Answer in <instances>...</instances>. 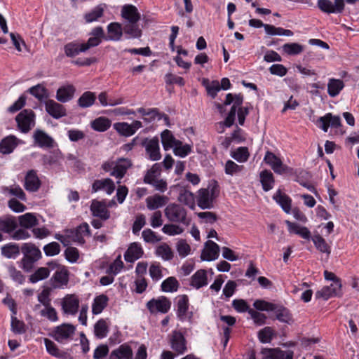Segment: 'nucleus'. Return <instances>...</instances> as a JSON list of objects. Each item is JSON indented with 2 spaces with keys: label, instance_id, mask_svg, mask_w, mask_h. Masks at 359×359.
I'll return each instance as SVG.
<instances>
[{
  "label": "nucleus",
  "instance_id": "obj_1",
  "mask_svg": "<svg viewBox=\"0 0 359 359\" xmlns=\"http://www.w3.org/2000/svg\"><path fill=\"white\" fill-rule=\"evenodd\" d=\"M22 258L18 262L19 266L27 273L32 271L34 264L41 258V250L32 243H25L21 246Z\"/></svg>",
  "mask_w": 359,
  "mask_h": 359
},
{
  "label": "nucleus",
  "instance_id": "obj_2",
  "mask_svg": "<svg viewBox=\"0 0 359 359\" xmlns=\"http://www.w3.org/2000/svg\"><path fill=\"white\" fill-rule=\"evenodd\" d=\"M132 165L128 158H120L116 161H107L102 163V168L106 172H110V175L119 180L126 175L128 169Z\"/></svg>",
  "mask_w": 359,
  "mask_h": 359
},
{
  "label": "nucleus",
  "instance_id": "obj_3",
  "mask_svg": "<svg viewBox=\"0 0 359 359\" xmlns=\"http://www.w3.org/2000/svg\"><path fill=\"white\" fill-rule=\"evenodd\" d=\"M165 215L168 219L172 222L180 223L188 226L191 219L187 217V210L180 204H169L165 209Z\"/></svg>",
  "mask_w": 359,
  "mask_h": 359
},
{
  "label": "nucleus",
  "instance_id": "obj_4",
  "mask_svg": "<svg viewBox=\"0 0 359 359\" xmlns=\"http://www.w3.org/2000/svg\"><path fill=\"white\" fill-rule=\"evenodd\" d=\"M76 327L70 323H62L55 327L51 337L58 343L65 344L73 339Z\"/></svg>",
  "mask_w": 359,
  "mask_h": 359
},
{
  "label": "nucleus",
  "instance_id": "obj_5",
  "mask_svg": "<svg viewBox=\"0 0 359 359\" xmlns=\"http://www.w3.org/2000/svg\"><path fill=\"white\" fill-rule=\"evenodd\" d=\"M15 121L19 130L27 133L35 126V114L32 109H24L16 116Z\"/></svg>",
  "mask_w": 359,
  "mask_h": 359
},
{
  "label": "nucleus",
  "instance_id": "obj_6",
  "mask_svg": "<svg viewBox=\"0 0 359 359\" xmlns=\"http://www.w3.org/2000/svg\"><path fill=\"white\" fill-rule=\"evenodd\" d=\"M66 233L69 245L72 243L83 245L86 242L84 238L90 236L89 225L86 222L82 223L76 229H66Z\"/></svg>",
  "mask_w": 359,
  "mask_h": 359
},
{
  "label": "nucleus",
  "instance_id": "obj_7",
  "mask_svg": "<svg viewBox=\"0 0 359 359\" xmlns=\"http://www.w3.org/2000/svg\"><path fill=\"white\" fill-rule=\"evenodd\" d=\"M264 161L277 174H291L292 172V168L284 165L280 158L271 151H267L266 152Z\"/></svg>",
  "mask_w": 359,
  "mask_h": 359
},
{
  "label": "nucleus",
  "instance_id": "obj_8",
  "mask_svg": "<svg viewBox=\"0 0 359 359\" xmlns=\"http://www.w3.org/2000/svg\"><path fill=\"white\" fill-rule=\"evenodd\" d=\"M18 227L17 218L11 215L0 217V242L4 240V233L11 235Z\"/></svg>",
  "mask_w": 359,
  "mask_h": 359
},
{
  "label": "nucleus",
  "instance_id": "obj_9",
  "mask_svg": "<svg viewBox=\"0 0 359 359\" xmlns=\"http://www.w3.org/2000/svg\"><path fill=\"white\" fill-rule=\"evenodd\" d=\"M316 125L326 133L330 126L334 128L341 126V121L339 116L333 115L329 112L325 116L319 117L316 121Z\"/></svg>",
  "mask_w": 359,
  "mask_h": 359
},
{
  "label": "nucleus",
  "instance_id": "obj_10",
  "mask_svg": "<svg viewBox=\"0 0 359 359\" xmlns=\"http://www.w3.org/2000/svg\"><path fill=\"white\" fill-rule=\"evenodd\" d=\"M79 299L74 294H67L62 300V310L65 314L74 316L79 308Z\"/></svg>",
  "mask_w": 359,
  "mask_h": 359
},
{
  "label": "nucleus",
  "instance_id": "obj_11",
  "mask_svg": "<svg viewBox=\"0 0 359 359\" xmlns=\"http://www.w3.org/2000/svg\"><path fill=\"white\" fill-rule=\"evenodd\" d=\"M318 7L325 13H341L344 9V0H334L333 4L330 0H318Z\"/></svg>",
  "mask_w": 359,
  "mask_h": 359
},
{
  "label": "nucleus",
  "instance_id": "obj_12",
  "mask_svg": "<svg viewBox=\"0 0 359 359\" xmlns=\"http://www.w3.org/2000/svg\"><path fill=\"white\" fill-rule=\"evenodd\" d=\"M342 295L341 284L331 283L330 285L324 286L315 294L316 299L327 300L332 297H340Z\"/></svg>",
  "mask_w": 359,
  "mask_h": 359
},
{
  "label": "nucleus",
  "instance_id": "obj_13",
  "mask_svg": "<svg viewBox=\"0 0 359 359\" xmlns=\"http://www.w3.org/2000/svg\"><path fill=\"white\" fill-rule=\"evenodd\" d=\"M189 188V185H177L176 187L179 194L177 199L181 203L187 205L191 209H194L195 208V198L194 194L190 191Z\"/></svg>",
  "mask_w": 359,
  "mask_h": 359
},
{
  "label": "nucleus",
  "instance_id": "obj_14",
  "mask_svg": "<svg viewBox=\"0 0 359 359\" xmlns=\"http://www.w3.org/2000/svg\"><path fill=\"white\" fill-rule=\"evenodd\" d=\"M219 246L215 242L209 240L205 243V248L202 250L201 259L203 261H213L218 258Z\"/></svg>",
  "mask_w": 359,
  "mask_h": 359
},
{
  "label": "nucleus",
  "instance_id": "obj_15",
  "mask_svg": "<svg viewBox=\"0 0 359 359\" xmlns=\"http://www.w3.org/2000/svg\"><path fill=\"white\" fill-rule=\"evenodd\" d=\"M170 342L172 348L180 354L184 353L187 350V341L184 334L178 330L172 331Z\"/></svg>",
  "mask_w": 359,
  "mask_h": 359
},
{
  "label": "nucleus",
  "instance_id": "obj_16",
  "mask_svg": "<svg viewBox=\"0 0 359 359\" xmlns=\"http://www.w3.org/2000/svg\"><path fill=\"white\" fill-rule=\"evenodd\" d=\"M50 280L53 282L52 285L54 288H61L67 286L69 283V271L66 266L59 267Z\"/></svg>",
  "mask_w": 359,
  "mask_h": 359
},
{
  "label": "nucleus",
  "instance_id": "obj_17",
  "mask_svg": "<svg viewBox=\"0 0 359 359\" xmlns=\"http://www.w3.org/2000/svg\"><path fill=\"white\" fill-rule=\"evenodd\" d=\"M89 35L90 37L88 41L83 43L86 51L90 48L99 46L101 43L102 39H105L104 29L100 26L93 28Z\"/></svg>",
  "mask_w": 359,
  "mask_h": 359
},
{
  "label": "nucleus",
  "instance_id": "obj_18",
  "mask_svg": "<svg viewBox=\"0 0 359 359\" xmlns=\"http://www.w3.org/2000/svg\"><path fill=\"white\" fill-rule=\"evenodd\" d=\"M34 142L41 148H52L54 140L43 130L36 129L33 134Z\"/></svg>",
  "mask_w": 359,
  "mask_h": 359
},
{
  "label": "nucleus",
  "instance_id": "obj_19",
  "mask_svg": "<svg viewBox=\"0 0 359 359\" xmlns=\"http://www.w3.org/2000/svg\"><path fill=\"white\" fill-rule=\"evenodd\" d=\"M46 110L54 118L58 119L67 115L65 107L54 101L53 100H48L45 103Z\"/></svg>",
  "mask_w": 359,
  "mask_h": 359
},
{
  "label": "nucleus",
  "instance_id": "obj_20",
  "mask_svg": "<svg viewBox=\"0 0 359 359\" xmlns=\"http://www.w3.org/2000/svg\"><path fill=\"white\" fill-rule=\"evenodd\" d=\"M115 189V184L110 178L96 180L92 184V192L104 191L107 194L111 195Z\"/></svg>",
  "mask_w": 359,
  "mask_h": 359
},
{
  "label": "nucleus",
  "instance_id": "obj_21",
  "mask_svg": "<svg viewBox=\"0 0 359 359\" xmlns=\"http://www.w3.org/2000/svg\"><path fill=\"white\" fill-rule=\"evenodd\" d=\"M41 187V181L34 170H29L25 177L24 187L30 192L37 191Z\"/></svg>",
  "mask_w": 359,
  "mask_h": 359
},
{
  "label": "nucleus",
  "instance_id": "obj_22",
  "mask_svg": "<svg viewBox=\"0 0 359 359\" xmlns=\"http://www.w3.org/2000/svg\"><path fill=\"white\" fill-rule=\"evenodd\" d=\"M75 92L76 88L73 85H64L57 90L55 97L57 101L65 103L73 99Z\"/></svg>",
  "mask_w": 359,
  "mask_h": 359
},
{
  "label": "nucleus",
  "instance_id": "obj_23",
  "mask_svg": "<svg viewBox=\"0 0 359 359\" xmlns=\"http://www.w3.org/2000/svg\"><path fill=\"white\" fill-rule=\"evenodd\" d=\"M20 142L21 140L15 135H11L4 137L0 142V153L3 154H11Z\"/></svg>",
  "mask_w": 359,
  "mask_h": 359
},
{
  "label": "nucleus",
  "instance_id": "obj_24",
  "mask_svg": "<svg viewBox=\"0 0 359 359\" xmlns=\"http://www.w3.org/2000/svg\"><path fill=\"white\" fill-rule=\"evenodd\" d=\"M276 309L273 311L276 313V319L281 323L291 325L294 322L290 311L282 304H276Z\"/></svg>",
  "mask_w": 359,
  "mask_h": 359
},
{
  "label": "nucleus",
  "instance_id": "obj_25",
  "mask_svg": "<svg viewBox=\"0 0 359 359\" xmlns=\"http://www.w3.org/2000/svg\"><path fill=\"white\" fill-rule=\"evenodd\" d=\"M90 211L93 216L99 217L101 220H107L110 217V213L106 205L101 201H93L90 205Z\"/></svg>",
  "mask_w": 359,
  "mask_h": 359
},
{
  "label": "nucleus",
  "instance_id": "obj_26",
  "mask_svg": "<svg viewBox=\"0 0 359 359\" xmlns=\"http://www.w3.org/2000/svg\"><path fill=\"white\" fill-rule=\"evenodd\" d=\"M133 350L128 344H123L113 350L109 359H133Z\"/></svg>",
  "mask_w": 359,
  "mask_h": 359
},
{
  "label": "nucleus",
  "instance_id": "obj_27",
  "mask_svg": "<svg viewBox=\"0 0 359 359\" xmlns=\"http://www.w3.org/2000/svg\"><path fill=\"white\" fill-rule=\"evenodd\" d=\"M215 198L210 195L208 189H201L198 191L197 199L198 206L202 210L211 209L213 208V202Z\"/></svg>",
  "mask_w": 359,
  "mask_h": 359
},
{
  "label": "nucleus",
  "instance_id": "obj_28",
  "mask_svg": "<svg viewBox=\"0 0 359 359\" xmlns=\"http://www.w3.org/2000/svg\"><path fill=\"white\" fill-rule=\"evenodd\" d=\"M121 16L126 20V22H137L140 19V14L137 8L131 4L123 6Z\"/></svg>",
  "mask_w": 359,
  "mask_h": 359
},
{
  "label": "nucleus",
  "instance_id": "obj_29",
  "mask_svg": "<svg viewBox=\"0 0 359 359\" xmlns=\"http://www.w3.org/2000/svg\"><path fill=\"white\" fill-rule=\"evenodd\" d=\"M143 250L137 243H133L124 254V259L127 262L133 263L142 257Z\"/></svg>",
  "mask_w": 359,
  "mask_h": 359
},
{
  "label": "nucleus",
  "instance_id": "obj_30",
  "mask_svg": "<svg viewBox=\"0 0 359 359\" xmlns=\"http://www.w3.org/2000/svg\"><path fill=\"white\" fill-rule=\"evenodd\" d=\"M64 51L67 57H74L81 53H84L86 50L83 43H80L78 41H74L65 45Z\"/></svg>",
  "mask_w": 359,
  "mask_h": 359
},
{
  "label": "nucleus",
  "instance_id": "obj_31",
  "mask_svg": "<svg viewBox=\"0 0 359 359\" xmlns=\"http://www.w3.org/2000/svg\"><path fill=\"white\" fill-rule=\"evenodd\" d=\"M108 36L107 41H119L123 33V26L118 22H111L107 26Z\"/></svg>",
  "mask_w": 359,
  "mask_h": 359
},
{
  "label": "nucleus",
  "instance_id": "obj_32",
  "mask_svg": "<svg viewBox=\"0 0 359 359\" xmlns=\"http://www.w3.org/2000/svg\"><path fill=\"white\" fill-rule=\"evenodd\" d=\"M208 285V276L205 269H199L191 277L190 285L200 289Z\"/></svg>",
  "mask_w": 359,
  "mask_h": 359
},
{
  "label": "nucleus",
  "instance_id": "obj_33",
  "mask_svg": "<svg viewBox=\"0 0 359 359\" xmlns=\"http://www.w3.org/2000/svg\"><path fill=\"white\" fill-rule=\"evenodd\" d=\"M21 248L15 243H7L1 248L2 256L8 259H16L20 254Z\"/></svg>",
  "mask_w": 359,
  "mask_h": 359
},
{
  "label": "nucleus",
  "instance_id": "obj_34",
  "mask_svg": "<svg viewBox=\"0 0 359 359\" xmlns=\"http://www.w3.org/2000/svg\"><path fill=\"white\" fill-rule=\"evenodd\" d=\"M273 200L281 207L283 210L286 213L291 211L292 200L286 195L283 194L280 189H278L273 196Z\"/></svg>",
  "mask_w": 359,
  "mask_h": 359
},
{
  "label": "nucleus",
  "instance_id": "obj_35",
  "mask_svg": "<svg viewBox=\"0 0 359 359\" xmlns=\"http://www.w3.org/2000/svg\"><path fill=\"white\" fill-rule=\"evenodd\" d=\"M20 227L31 229L39 224V221L34 213L27 212L19 216L17 219Z\"/></svg>",
  "mask_w": 359,
  "mask_h": 359
},
{
  "label": "nucleus",
  "instance_id": "obj_36",
  "mask_svg": "<svg viewBox=\"0 0 359 359\" xmlns=\"http://www.w3.org/2000/svg\"><path fill=\"white\" fill-rule=\"evenodd\" d=\"M123 33L127 39H136L141 36L142 30L137 22H125L123 24Z\"/></svg>",
  "mask_w": 359,
  "mask_h": 359
},
{
  "label": "nucleus",
  "instance_id": "obj_37",
  "mask_svg": "<svg viewBox=\"0 0 359 359\" xmlns=\"http://www.w3.org/2000/svg\"><path fill=\"white\" fill-rule=\"evenodd\" d=\"M260 182L264 191L272 189L275 183L273 173L269 170H264L259 173Z\"/></svg>",
  "mask_w": 359,
  "mask_h": 359
},
{
  "label": "nucleus",
  "instance_id": "obj_38",
  "mask_svg": "<svg viewBox=\"0 0 359 359\" xmlns=\"http://www.w3.org/2000/svg\"><path fill=\"white\" fill-rule=\"evenodd\" d=\"M311 174L304 170H302L299 172L296 177V182H298L301 186L306 188L309 191L317 194V191L313 185L309 183V180L311 178Z\"/></svg>",
  "mask_w": 359,
  "mask_h": 359
},
{
  "label": "nucleus",
  "instance_id": "obj_39",
  "mask_svg": "<svg viewBox=\"0 0 359 359\" xmlns=\"http://www.w3.org/2000/svg\"><path fill=\"white\" fill-rule=\"evenodd\" d=\"M161 139L162 145L165 151L172 149L178 141L174 137L172 132L168 129L161 132Z\"/></svg>",
  "mask_w": 359,
  "mask_h": 359
},
{
  "label": "nucleus",
  "instance_id": "obj_40",
  "mask_svg": "<svg viewBox=\"0 0 359 359\" xmlns=\"http://www.w3.org/2000/svg\"><path fill=\"white\" fill-rule=\"evenodd\" d=\"M109 298L105 294L97 296L92 304V313L94 315H98L107 306Z\"/></svg>",
  "mask_w": 359,
  "mask_h": 359
},
{
  "label": "nucleus",
  "instance_id": "obj_41",
  "mask_svg": "<svg viewBox=\"0 0 359 359\" xmlns=\"http://www.w3.org/2000/svg\"><path fill=\"white\" fill-rule=\"evenodd\" d=\"M111 125V121L104 116L98 117L90 123L91 128L98 132L107 131L110 128Z\"/></svg>",
  "mask_w": 359,
  "mask_h": 359
},
{
  "label": "nucleus",
  "instance_id": "obj_42",
  "mask_svg": "<svg viewBox=\"0 0 359 359\" xmlns=\"http://www.w3.org/2000/svg\"><path fill=\"white\" fill-rule=\"evenodd\" d=\"M177 315L180 320H184L189 309V298L187 295L180 297L177 303Z\"/></svg>",
  "mask_w": 359,
  "mask_h": 359
},
{
  "label": "nucleus",
  "instance_id": "obj_43",
  "mask_svg": "<svg viewBox=\"0 0 359 359\" xmlns=\"http://www.w3.org/2000/svg\"><path fill=\"white\" fill-rule=\"evenodd\" d=\"M96 100L95 93L91 91L84 92L79 98L78 105L81 108H88L94 104Z\"/></svg>",
  "mask_w": 359,
  "mask_h": 359
},
{
  "label": "nucleus",
  "instance_id": "obj_44",
  "mask_svg": "<svg viewBox=\"0 0 359 359\" xmlns=\"http://www.w3.org/2000/svg\"><path fill=\"white\" fill-rule=\"evenodd\" d=\"M344 86L343 81L330 79L327 84V93L330 97H336Z\"/></svg>",
  "mask_w": 359,
  "mask_h": 359
},
{
  "label": "nucleus",
  "instance_id": "obj_45",
  "mask_svg": "<svg viewBox=\"0 0 359 359\" xmlns=\"http://www.w3.org/2000/svg\"><path fill=\"white\" fill-rule=\"evenodd\" d=\"M143 144L145 147L147 154L152 161L157 160V137H154L151 140H146Z\"/></svg>",
  "mask_w": 359,
  "mask_h": 359
},
{
  "label": "nucleus",
  "instance_id": "obj_46",
  "mask_svg": "<svg viewBox=\"0 0 359 359\" xmlns=\"http://www.w3.org/2000/svg\"><path fill=\"white\" fill-rule=\"evenodd\" d=\"M179 286L180 284L176 278L170 276L162 282L161 289L164 292H174L178 290Z\"/></svg>",
  "mask_w": 359,
  "mask_h": 359
},
{
  "label": "nucleus",
  "instance_id": "obj_47",
  "mask_svg": "<svg viewBox=\"0 0 359 359\" xmlns=\"http://www.w3.org/2000/svg\"><path fill=\"white\" fill-rule=\"evenodd\" d=\"M50 275V269L46 267H39L29 277V280L32 283H36L39 281L47 278Z\"/></svg>",
  "mask_w": 359,
  "mask_h": 359
},
{
  "label": "nucleus",
  "instance_id": "obj_48",
  "mask_svg": "<svg viewBox=\"0 0 359 359\" xmlns=\"http://www.w3.org/2000/svg\"><path fill=\"white\" fill-rule=\"evenodd\" d=\"M4 194H8L11 196H15L19 200L25 201L27 200L26 194L18 184H14L10 187H5L3 188Z\"/></svg>",
  "mask_w": 359,
  "mask_h": 359
},
{
  "label": "nucleus",
  "instance_id": "obj_49",
  "mask_svg": "<svg viewBox=\"0 0 359 359\" xmlns=\"http://www.w3.org/2000/svg\"><path fill=\"white\" fill-rule=\"evenodd\" d=\"M316 249L323 253L330 255L331 252L330 247L326 243L325 240L319 234L314 235L311 238Z\"/></svg>",
  "mask_w": 359,
  "mask_h": 359
},
{
  "label": "nucleus",
  "instance_id": "obj_50",
  "mask_svg": "<svg viewBox=\"0 0 359 359\" xmlns=\"http://www.w3.org/2000/svg\"><path fill=\"white\" fill-rule=\"evenodd\" d=\"M109 328L104 319H100L94 326V333L96 337L103 339L107 337Z\"/></svg>",
  "mask_w": 359,
  "mask_h": 359
},
{
  "label": "nucleus",
  "instance_id": "obj_51",
  "mask_svg": "<svg viewBox=\"0 0 359 359\" xmlns=\"http://www.w3.org/2000/svg\"><path fill=\"white\" fill-rule=\"evenodd\" d=\"M276 335L274 330L271 327H265L258 332V339L261 343H270Z\"/></svg>",
  "mask_w": 359,
  "mask_h": 359
},
{
  "label": "nucleus",
  "instance_id": "obj_52",
  "mask_svg": "<svg viewBox=\"0 0 359 359\" xmlns=\"http://www.w3.org/2000/svg\"><path fill=\"white\" fill-rule=\"evenodd\" d=\"M172 149L174 154L181 158L186 157L191 152V146L188 144H183L180 140L177 142Z\"/></svg>",
  "mask_w": 359,
  "mask_h": 359
},
{
  "label": "nucleus",
  "instance_id": "obj_53",
  "mask_svg": "<svg viewBox=\"0 0 359 359\" xmlns=\"http://www.w3.org/2000/svg\"><path fill=\"white\" fill-rule=\"evenodd\" d=\"M113 127L121 135L129 137L134 135V130L132 129L130 124L126 122L115 123Z\"/></svg>",
  "mask_w": 359,
  "mask_h": 359
},
{
  "label": "nucleus",
  "instance_id": "obj_54",
  "mask_svg": "<svg viewBox=\"0 0 359 359\" xmlns=\"http://www.w3.org/2000/svg\"><path fill=\"white\" fill-rule=\"evenodd\" d=\"M104 8L102 5L97 6L90 12L84 15V19L87 23L96 21L103 15Z\"/></svg>",
  "mask_w": 359,
  "mask_h": 359
},
{
  "label": "nucleus",
  "instance_id": "obj_55",
  "mask_svg": "<svg viewBox=\"0 0 359 359\" xmlns=\"http://www.w3.org/2000/svg\"><path fill=\"white\" fill-rule=\"evenodd\" d=\"M284 53L289 55H297L304 50V46L297 43H287L282 46Z\"/></svg>",
  "mask_w": 359,
  "mask_h": 359
},
{
  "label": "nucleus",
  "instance_id": "obj_56",
  "mask_svg": "<svg viewBox=\"0 0 359 359\" xmlns=\"http://www.w3.org/2000/svg\"><path fill=\"white\" fill-rule=\"evenodd\" d=\"M263 359H281L285 351L280 348H263L261 351Z\"/></svg>",
  "mask_w": 359,
  "mask_h": 359
},
{
  "label": "nucleus",
  "instance_id": "obj_57",
  "mask_svg": "<svg viewBox=\"0 0 359 359\" xmlns=\"http://www.w3.org/2000/svg\"><path fill=\"white\" fill-rule=\"evenodd\" d=\"M144 183L153 185L157 189V163H154L144 178Z\"/></svg>",
  "mask_w": 359,
  "mask_h": 359
},
{
  "label": "nucleus",
  "instance_id": "obj_58",
  "mask_svg": "<svg viewBox=\"0 0 359 359\" xmlns=\"http://www.w3.org/2000/svg\"><path fill=\"white\" fill-rule=\"evenodd\" d=\"M250 156L248 149L245 147H238L232 154L231 157L240 163L246 162Z\"/></svg>",
  "mask_w": 359,
  "mask_h": 359
},
{
  "label": "nucleus",
  "instance_id": "obj_59",
  "mask_svg": "<svg viewBox=\"0 0 359 359\" xmlns=\"http://www.w3.org/2000/svg\"><path fill=\"white\" fill-rule=\"evenodd\" d=\"M40 315L47 318L50 322H56L59 320L56 309L51 305L44 307L40 311Z\"/></svg>",
  "mask_w": 359,
  "mask_h": 359
},
{
  "label": "nucleus",
  "instance_id": "obj_60",
  "mask_svg": "<svg viewBox=\"0 0 359 359\" xmlns=\"http://www.w3.org/2000/svg\"><path fill=\"white\" fill-rule=\"evenodd\" d=\"M98 100L102 106H115L118 104H121L123 102V100L122 98H118L116 100H108L107 93L106 92H102L98 95Z\"/></svg>",
  "mask_w": 359,
  "mask_h": 359
},
{
  "label": "nucleus",
  "instance_id": "obj_61",
  "mask_svg": "<svg viewBox=\"0 0 359 359\" xmlns=\"http://www.w3.org/2000/svg\"><path fill=\"white\" fill-rule=\"evenodd\" d=\"M203 84L205 86L208 94L212 98H215L217 96V93L220 90L219 83L218 81H212L209 83L208 80L205 79Z\"/></svg>",
  "mask_w": 359,
  "mask_h": 359
},
{
  "label": "nucleus",
  "instance_id": "obj_62",
  "mask_svg": "<svg viewBox=\"0 0 359 359\" xmlns=\"http://www.w3.org/2000/svg\"><path fill=\"white\" fill-rule=\"evenodd\" d=\"M275 306L276 304L263 299H257L253 303V306L261 311H273L276 309Z\"/></svg>",
  "mask_w": 359,
  "mask_h": 359
},
{
  "label": "nucleus",
  "instance_id": "obj_63",
  "mask_svg": "<svg viewBox=\"0 0 359 359\" xmlns=\"http://www.w3.org/2000/svg\"><path fill=\"white\" fill-rule=\"evenodd\" d=\"M7 270L10 277L13 281L19 284H22L24 283L25 276L20 271L18 270L15 266L12 264L8 266Z\"/></svg>",
  "mask_w": 359,
  "mask_h": 359
},
{
  "label": "nucleus",
  "instance_id": "obj_64",
  "mask_svg": "<svg viewBox=\"0 0 359 359\" xmlns=\"http://www.w3.org/2000/svg\"><path fill=\"white\" fill-rule=\"evenodd\" d=\"M64 252L65 259L70 263H76L79 259V252L76 248L67 246Z\"/></svg>",
  "mask_w": 359,
  "mask_h": 359
}]
</instances>
